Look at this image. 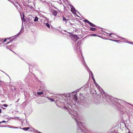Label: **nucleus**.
<instances>
[{
  "label": "nucleus",
  "mask_w": 133,
  "mask_h": 133,
  "mask_svg": "<svg viewBox=\"0 0 133 133\" xmlns=\"http://www.w3.org/2000/svg\"><path fill=\"white\" fill-rule=\"evenodd\" d=\"M75 122H76L77 125L79 127V128H78L77 130V133H84V132L82 131V129L80 128V126L82 127V123L78 121L76 119H75Z\"/></svg>",
  "instance_id": "obj_1"
},
{
  "label": "nucleus",
  "mask_w": 133,
  "mask_h": 133,
  "mask_svg": "<svg viewBox=\"0 0 133 133\" xmlns=\"http://www.w3.org/2000/svg\"><path fill=\"white\" fill-rule=\"evenodd\" d=\"M67 6H68V8L69 9L70 8L71 11L72 13L76 14V10L75 8L72 5L68 3V4H67Z\"/></svg>",
  "instance_id": "obj_2"
},
{
  "label": "nucleus",
  "mask_w": 133,
  "mask_h": 133,
  "mask_svg": "<svg viewBox=\"0 0 133 133\" xmlns=\"http://www.w3.org/2000/svg\"><path fill=\"white\" fill-rule=\"evenodd\" d=\"M80 44V43H79V41H78L75 45V46L74 48V50L75 51L77 52L80 50V47L79 45Z\"/></svg>",
  "instance_id": "obj_3"
},
{
  "label": "nucleus",
  "mask_w": 133,
  "mask_h": 133,
  "mask_svg": "<svg viewBox=\"0 0 133 133\" xmlns=\"http://www.w3.org/2000/svg\"><path fill=\"white\" fill-rule=\"evenodd\" d=\"M71 38L75 42H76L79 38L76 35H72L71 36Z\"/></svg>",
  "instance_id": "obj_4"
},
{
  "label": "nucleus",
  "mask_w": 133,
  "mask_h": 133,
  "mask_svg": "<svg viewBox=\"0 0 133 133\" xmlns=\"http://www.w3.org/2000/svg\"><path fill=\"white\" fill-rule=\"evenodd\" d=\"M97 88L98 89H99V91H100V92L101 94H102V91H101V90L102 91H103V90L98 85V84L96 83V84L95 85Z\"/></svg>",
  "instance_id": "obj_5"
},
{
  "label": "nucleus",
  "mask_w": 133,
  "mask_h": 133,
  "mask_svg": "<svg viewBox=\"0 0 133 133\" xmlns=\"http://www.w3.org/2000/svg\"><path fill=\"white\" fill-rule=\"evenodd\" d=\"M72 98H73L74 99V101L76 102L77 101V98L76 96V94H74L73 95Z\"/></svg>",
  "instance_id": "obj_6"
},
{
  "label": "nucleus",
  "mask_w": 133,
  "mask_h": 133,
  "mask_svg": "<svg viewBox=\"0 0 133 133\" xmlns=\"http://www.w3.org/2000/svg\"><path fill=\"white\" fill-rule=\"evenodd\" d=\"M74 92H73L70 93V94H67V97L68 96L70 98L72 96V97L73 95V93H74Z\"/></svg>",
  "instance_id": "obj_7"
},
{
  "label": "nucleus",
  "mask_w": 133,
  "mask_h": 133,
  "mask_svg": "<svg viewBox=\"0 0 133 133\" xmlns=\"http://www.w3.org/2000/svg\"><path fill=\"white\" fill-rule=\"evenodd\" d=\"M89 30L91 31H95L97 30V29L96 28H93L91 27H90Z\"/></svg>",
  "instance_id": "obj_8"
},
{
  "label": "nucleus",
  "mask_w": 133,
  "mask_h": 133,
  "mask_svg": "<svg viewBox=\"0 0 133 133\" xmlns=\"http://www.w3.org/2000/svg\"><path fill=\"white\" fill-rule=\"evenodd\" d=\"M89 24L91 26L93 27H96V26L95 25L92 23H91V22Z\"/></svg>",
  "instance_id": "obj_9"
},
{
  "label": "nucleus",
  "mask_w": 133,
  "mask_h": 133,
  "mask_svg": "<svg viewBox=\"0 0 133 133\" xmlns=\"http://www.w3.org/2000/svg\"><path fill=\"white\" fill-rule=\"evenodd\" d=\"M53 15L55 16H56L57 14V12L56 11H54L53 12Z\"/></svg>",
  "instance_id": "obj_10"
},
{
  "label": "nucleus",
  "mask_w": 133,
  "mask_h": 133,
  "mask_svg": "<svg viewBox=\"0 0 133 133\" xmlns=\"http://www.w3.org/2000/svg\"><path fill=\"white\" fill-rule=\"evenodd\" d=\"M44 92L42 91L38 92L37 93V95H42L43 94Z\"/></svg>",
  "instance_id": "obj_11"
},
{
  "label": "nucleus",
  "mask_w": 133,
  "mask_h": 133,
  "mask_svg": "<svg viewBox=\"0 0 133 133\" xmlns=\"http://www.w3.org/2000/svg\"><path fill=\"white\" fill-rule=\"evenodd\" d=\"M30 128L29 127H24L23 128H22V129L23 130H24L25 131H27L28 130H29V129Z\"/></svg>",
  "instance_id": "obj_12"
},
{
  "label": "nucleus",
  "mask_w": 133,
  "mask_h": 133,
  "mask_svg": "<svg viewBox=\"0 0 133 133\" xmlns=\"http://www.w3.org/2000/svg\"><path fill=\"white\" fill-rule=\"evenodd\" d=\"M38 20V17L36 16L35 17L34 19V21L35 22H36Z\"/></svg>",
  "instance_id": "obj_13"
},
{
  "label": "nucleus",
  "mask_w": 133,
  "mask_h": 133,
  "mask_svg": "<svg viewBox=\"0 0 133 133\" xmlns=\"http://www.w3.org/2000/svg\"><path fill=\"white\" fill-rule=\"evenodd\" d=\"M63 21L65 22L66 24V19L65 17H63Z\"/></svg>",
  "instance_id": "obj_14"
},
{
  "label": "nucleus",
  "mask_w": 133,
  "mask_h": 133,
  "mask_svg": "<svg viewBox=\"0 0 133 133\" xmlns=\"http://www.w3.org/2000/svg\"><path fill=\"white\" fill-rule=\"evenodd\" d=\"M42 90L44 92V91H45L46 90V88L44 87L43 88H42Z\"/></svg>",
  "instance_id": "obj_15"
},
{
  "label": "nucleus",
  "mask_w": 133,
  "mask_h": 133,
  "mask_svg": "<svg viewBox=\"0 0 133 133\" xmlns=\"http://www.w3.org/2000/svg\"><path fill=\"white\" fill-rule=\"evenodd\" d=\"M84 21L85 22L87 23H88L89 24L90 22H89L88 20L87 19H85L84 20Z\"/></svg>",
  "instance_id": "obj_16"
},
{
  "label": "nucleus",
  "mask_w": 133,
  "mask_h": 133,
  "mask_svg": "<svg viewBox=\"0 0 133 133\" xmlns=\"http://www.w3.org/2000/svg\"><path fill=\"white\" fill-rule=\"evenodd\" d=\"M105 98L107 101L109 102V101L108 100V99H109L111 101V99H110V98H108L107 97L105 96Z\"/></svg>",
  "instance_id": "obj_17"
},
{
  "label": "nucleus",
  "mask_w": 133,
  "mask_h": 133,
  "mask_svg": "<svg viewBox=\"0 0 133 133\" xmlns=\"http://www.w3.org/2000/svg\"><path fill=\"white\" fill-rule=\"evenodd\" d=\"M4 43V41H3V40L2 39H0V44L2 43Z\"/></svg>",
  "instance_id": "obj_18"
},
{
  "label": "nucleus",
  "mask_w": 133,
  "mask_h": 133,
  "mask_svg": "<svg viewBox=\"0 0 133 133\" xmlns=\"http://www.w3.org/2000/svg\"><path fill=\"white\" fill-rule=\"evenodd\" d=\"M45 25L48 28H50V25L48 23H45Z\"/></svg>",
  "instance_id": "obj_19"
},
{
  "label": "nucleus",
  "mask_w": 133,
  "mask_h": 133,
  "mask_svg": "<svg viewBox=\"0 0 133 133\" xmlns=\"http://www.w3.org/2000/svg\"><path fill=\"white\" fill-rule=\"evenodd\" d=\"M90 72H91V74L92 78V79H93V80H94L95 79L94 78V76H93V74H92V72L91 71H90Z\"/></svg>",
  "instance_id": "obj_20"
},
{
  "label": "nucleus",
  "mask_w": 133,
  "mask_h": 133,
  "mask_svg": "<svg viewBox=\"0 0 133 133\" xmlns=\"http://www.w3.org/2000/svg\"><path fill=\"white\" fill-rule=\"evenodd\" d=\"M2 106H3L4 107H6L8 106V105L6 104H4L2 105Z\"/></svg>",
  "instance_id": "obj_21"
},
{
  "label": "nucleus",
  "mask_w": 133,
  "mask_h": 133,
  "mask_svg": "<svg viewBox=\"0 0 133 133\" xmlns=\"http://www.w3.org/2000/svg\"><path fill=\"white\" fill-rule=\"evenodd\" d=\"M91 36H97V35L95 34H91Z\"/></svg>",
  "instance_id": "obj_22"
},
{
  "label": "nucleus",
  "mask_w": 133,
  "mask_h": 133,
  "mask_svg": "<svg viewBox=\"0 0 133 133\" xmlns=\"http://www.w3.org/2000/svg\"><path fill=\"white\" fill-rule=\"evenodd\" d=\"M62 33L63 34V36H64V37L66 36V34H65V33H64L63 32H62Z\"/></svg>",
  "instance_id": "obj_23"
},
{
  "label": "nucleus",
  "mask_w": 133,
  "mask_h": 133,
  "mask_svg": "<svg viewBox=\"0 0 133 133\" xmlns=\"http://www.w3.org/2000/svg\"><path fill=\"white\" fill-rule=\"evenodd\" d=\"M50 100H51V102H52L55 101V100L53 99H50Z\"/></svg>",
  "instance_id": "obj_24"
},
{
  "label": "nucleus",
  "mask_w": 133,
  "mask_h": 133,
  "mask_svg": "<svg viewBox=\"0 0 133 133\" xmlns=\"http://www.w3.org/2000/svg\"><path fill=\"white\" fill-rule=\"evenodd\" d=\"M93 81H94V84H95V85H96V82L95 81V79H94V80H93Z\"/></svg>",
  "instance_id": "obj_25"
},
{
  "label": "nucleus",
  "mask_w": 133,
  "mask_h": 133,
  "mask_svg": "<svg viewBox=\"0 0 133 133\" xmlns=\"http://www.w3.org/2000/svg\"><path fill=\"white\" fill-rule=\"evenodd\" d=\"M34 130L33 131V132H37V130Z\"/></svg>",
  "instance_id": "obj_26"
},
{
  "label": "nucleus",
  "mask_w": 133,
  "mask_h": 133,
  "mask_svg": "<svg viewBox=\"0 0 133 133\" xmlns=\"http://www.w3.org/2000/svg\"><path fill=\"white\" fill-rule=\"evenodd\" d=\"M11 128H15V129H17L18 128V127H11Z\"/></svg>",
  "instance_id": "obj_27"
},
{
  "label": "nucleus",
  "mask_w": 133,
  "mask_h": 133,
  "mask_svg": "<svg viewBox=\"0 0 133 133\" xmlns=\"http://www.w3.org/2000/svg\"><path fill=\"white\" fill-rule=\"evenodd\" d=\"M21 30L20 31V32L17 34V35H19L21 33Z\"/></svg>",
  "instance_id": "obj_28"
},
{
  "label": "nucleus",
  "mask_w": 133,
  "mask_h": 133,
  "mask_svg": "<svg viewBox=\"0 0 133 133\" xmlns=\"http://www.w3.org/2000/svg\"><path fill=\"white\" fill-rule=\"evenodd\" d=\"M6 121H3L2 122V123H5Z\"/></svg>",
  "instance_id": "obj_29"
},
{
  "label": "nucleus",
  "mask_w": 133,
  "mask_h": 133,
  "mask_svg": "<svg viewBox=\"0 0 133 133\" xmlns=\"http://www.w3.org/2000/svg\"><path fill=\"white\" fill-rule=\"evenodd\" d=\"M6 39H5L4 40H3V41H4V42H5L6 41Z\"/></svg>",
  "instance_id": "obj_30"
},
{
  "label": "nucleus",
  "mask_w": 133,
  "mask_h": 133,
  "mask_svg": "<svg viewBox=\"0 0 133 133\" xmlns=\"http://www.w3.org/2000/svg\"><path fill=\"white\" fill-rule=\"evenodd\" d=\"M2 112V109H0V113H1Z\"/></svg>",
  "instance_id": "obj_31"
},
{
  "label": "nucleus",
  "mask_w": 133,
  "mask_h": 133,
  "mask_svg": "<svg viewBox=\"0 0 133 133\" xmlns=\"http://www.w3.org/2000/svg\"><path fill=\"white\" fill-rule=\"evenodd\" d=\"M112 34V33H110L109 34L110 36H111V35Z\"/></svg>",
  "instance_id": "obj_32"
},
{
  "label": "nucleus",
  "mask_w": 133,
  "mask_h": 133,
  "mask_svg": "<svg viewBox=\"0 0 133 133\" xmlns=\"http://www.w3.org/2000/svg\"><path fill=\"white\" fill-rule=\"evenodd\" d=\"M47 98L49 100H50V99H51V98H50L48 97H47Z\"/></svg>",
  "instance_id": "obj_33"
},
{
  "label": "nucleus",
  "mask_w": 133,
  "mask_h": 133,
  "mask_svg": "<svg viewBox=\"0 0 133 133\" xmlns=\"http://www.w3.org/2000/svg\"><path fill=\"white\" fill-rule=\"evenodd\" d=\"M129 104L130 105H132V106L133 107V105H132V104H129Z\"/></svg>",
  "instance_id": "obj_34"
},
{
  "label": "nucleus",
  "mask_w": 133,
  "mask_h": 133,
  "mask_svg": "<svg viewBox=\"0 0 133 133\" xmlns=\"http://www.w3.org/2000/svg\"><path fill=\"white\" fill-rule=\"evenodd\" d=\"M64 108L65 109H66V107L65 106H64Z\"/></svg>",
  "instance_id": "obj_35"
},
{
  "label": "nucleus",
  "mask_w": 133,
  "mask_h": 133,
  "mask_svg": "<svg viewBox=\"0 0 133 133\" xmlns=\"http://www.w3.org/2000/svg\"><path fill=\"white\" fill-rule=\"evenodd\" d=\"M56 97H56V96H55V97H54V99H56Z\"/></svg>",
  "instance_id": "obj_36"
},
{
  "label": "nucleus",
  "mask_w": 133,
  "mask_h": 133,
  "mask_svg": "<svg viewBox=\"0 0 133 133\" xmlns=\"http://www.w3.org/2000/svg\"><path fill=\"white\" fill-rule=\"evenodd\" d=\"M38 132V133H42V132H39H39Z\"/></svg>",
  "instance_id": "obj_37"
},
{
  "label": "nucleus",
  "mask_w": 133,
  "mask_h": 133,
  "mask_svg": "<svg viewBox=\"0 0 133 133\" xmlns=\"http://www.w3.org/2000/svg\"><path fill=\"white\" fill-rule=\"evenodd\" d=\"M130 44H133V42H132L130 43Z\"/></svg>",
  "instance_id": "obj_38"
},
{
  "label": "nucleus",
  "mask_w": 133,
  "mask_h": 133,
  "mask_svg": "<svg viewBox=\"0 0 133 133\" xmlns=\"http://www.w3.org/2000/svg\"><path fill=\"white\" fill-rule=\"evenodd\" d=\"M2 108L3 109H5V108H3L2 107Z\"/></svg>",
  "instance_id": "obj_39"
},
{
  "label": "nucleus",
  "mask_w": 133,
  "mask_h": 133,
  "mask_svg": "<svg viewBox=\"0 0 133 133\" xmlns=\"http://www.w3.org/2000/svg\"><path fill=\"white\" fill-rule=\"evenodd\" d=\"M127 43H129V44H130L131 43H130V42H128Z\"/></svg>",
  "instance_id": "obj_40"
},
{
  "label": "nucleus",
  "mask_w": 133,
  "mask_h": 133,
  "mask_svg": "<svg viewBox=\"0 0 133 133\" xmlns=\"http://www.w3.org/2000/svg\"><path fill=\"white\" fill-rule=\"evenodd\" d=\"M82 95V94H80V96H81V95Z\"/></svg>",
  "instance_id": "obj_41"
},
{
  "label": "nucleus",
  "mask_w": 133,
  "mask_h": 133,
  "mask_svg": "<svg viewBox=\"0 0 133 133\" xmlns=\"http://www.w3.org/2000/svg\"><path fill=\"white\" fill-rule=\"evenodd\" d=\"M122 38L123 39H124V38H123L122 37Z\"/></svg>",
  "instance_id": "obj_42"
},
{
  "label": "nucleus",
  "mask_w": 133,
  "mask_h": 133,
  "mask_svg": "<svg viewBox=\"0 0 133 133\" xmlns=\"http://www.w3.org/2000/svg\"><path fill=\"white\" fill-rule=\"evenodd\" d=\"M1 123H2V122H0V124H1Z\"/></svg>",
  "instance_id": "obj_43"
},
{
  "label": "nucleus",
  "mask_w": 133,
  "mask_h": 133,
  "mask_svg": "<svg viewBox=\"0 0 133 133\" xmlns=\"http://www.w3.org/2000/svg\"><path fill=\"white\" fill-rule=\"evenodd\" d=\"M128 133H131L130 132H129Z\"/></svg>",
  "instance_id": "obj_44"
},
{
  "label": "nucleus",
  "mask_w": 133,
  "mask_h": 133,
  "mask_svg": "<svg viewBox=\"0 0 133 133\" xmlns=\"http://www.w3.org/2000/svg\"><path fill=\"white\" fill-rule=\"evenodd\" d=\"M114 41H115V42H116V41H114Z\"/></svg>",
  "instance_id": "obj_45"
},
{
  "label": "nucleus",
  "mask_w": 133,
  "mask_h": 133,
  "mask_svg": "<svg viewBox=\"0 0 133 133\" xmlns=\"http://www.w3.org/2000/svg\"><path fill=\"white\" fill-rule=\"evenodd\" d=\"M17 6H16V8H17Z\"/></svg>",
  "instance_id": "obj_46"
},
{
  "label": "nucleus",
  "mask_w": 133,
  "mask_h": 133,
  "mask_svg": "<svg viewBox=\"0 0 133 133\" xmlns=\"http://www.w3.org/2000/svg\"><path fill=\"white\" fill-rule=\"evenodd\" d=\"M66 31V30H65V31Z\"/></svg>",
  "instance_id": "obj_47"
},
{
  "label": "nucleus",
  "mask_w": 133,
  "mask_h": 133,
  "mask_svg": "<svg viewBox=\"0 0 133 133\" xmlns=\"http://www.w3.org/2000/svg\"><path fill=\"white\" fill-rule=\"evenodd\" d=\"M8 118L9 119V120H10V119L9 118Z\"/></svg>",
  "instance_id": "obj_48"
},
{
  "label": "nucleus",
  "mask_w": 133,
  "mask_h": 133,
  "mask_svg": "<svg viewBox=\"0 0 133 133\" xmlns=\"http://www.w3.org/2000/svg\"><path fill=\"white\" fill-rule=\"evenodd\" d=\"M97 36H99L98 35H97Z\"/></svg>",
  "instance_id": "obj_49"
},
{
  "label": "nucleus",
  "mask_w": 133,
  "mask_h": 133,
  "mask_svg": "<svg viewBox=\"0 0 133 133\" xmlns=\"http://www.w3.org/2000/svg\"><path fill=\"white\" fill-rule=\"evenodd\" d=\"M11 40H10V42H11Z\"/></svg>",
  "instance_id": "obj_50"
}]
</instances>
